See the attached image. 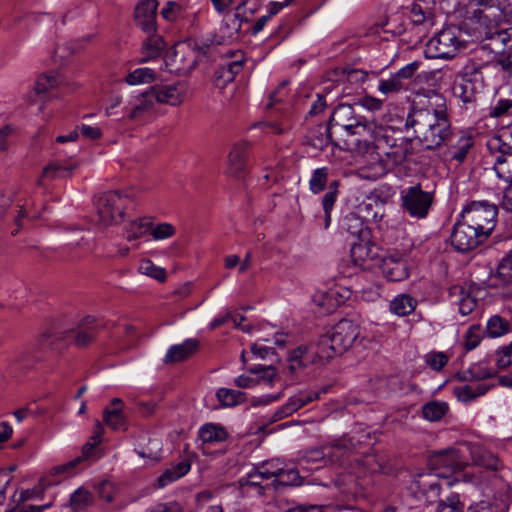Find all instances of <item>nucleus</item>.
<instances>
[{
    "label": "nucleus",
    "mask_w": 512,
    "mask_h": 512,
    "mask_svg": "<svg viewBox=\"0 0 512 512\" xmlns=\"http://www.w3.org/2000/svg\"><path fill=\"white\" fill-rule=\"evenodd\" d=\"M95 205L98 221L102 224H153L156 220L154 216L138 213L128 192L104 193L98 197Z\"/></svg>",
    "instance_id": "1"
},
{
    "label": "nucleus",
    "mask_w": 512,
    "mask_h": 512,
    "mask_svg": "<svg viewBox=\"0 0 512 512\" xmlns=\"http://www.w3.org/2000/svg\"><path fill=\"white\" fill-rule=\"evenodd\" d=\"M359 110V105L339 104L331 115L330 126L320 127L323 133L319 145H325L330 141V129L336 126L343 128L351 136H360V139L377 138L383 131V126L360 115Z\"/></svg>",
    "instance_id": "2"
},
{
    "label": "nucleus",
    "mask_w": 512,
    "mask_h": 512,
    "mask_svg": "<svg viewBox=\"0 0 512 512\" xmlns=\"http://www.w3.org/2000/svg\"><path fill=\"white\" fill-rule=\"evenodd\" d=\"M359 336V328L350 320H341L329 335L323 336L316 346L319 360L325 361L337 355H342Z\"/></svg>",
    "instance_id": "3"
},
{
    "label": "nucleus",
    "mask_w": 512,
    "mask_h": 512,
    "mask_svg": "<svg viewBox=\"0 0 512 512\" xmlns=\"http://www.w3.org/2000/svg\"><path fill=\"white\" fill-rule=\"evenodd\" d=\"M406 128H412L416 137L429 150L438 149L448 139L451 129L450 117H431L427 114L418 119H406Z\"/></svg>",
    "instance_id": "4"
},
{
    "label": "nucleus",
    "mask_w": 512,
    "mask_h": 512,
    "mask_svg": "<svg viewBox=\"0 0 512 512\" xmlns=\"http://www.w3.org/2000/svg\"><path fill=\"white\" fill-rule=\"evenodd\" d=\"M353 237L351 244V257L355 265L365 270L378 267L381 257L379 248L372 241V232L369 226H349Z\"/></svg>",
    "instance_id": "5"
},
{
    "label": "nucleus",
    "mask_w": 512,
    "mask_h": 512,
    "mask_svg": "<svg viewBox=\"0 0 512 512\" xmlns=\"http://www.w3.org/2000/svg\"><path fill=\"white\" fill-rule=\"evenodd\" d=\"M384 130L377 138L356 139L355 145L358 152L363 154H376L377 158L385 155L393 164H401L411 153V143L401 139L400 143L388 145L384 139Z\"/></svg>",
    "instance_id": "6"
},
{
    "label": "nucleus",
    "mask_w": 512,
    "mask_h": 512,
    "mask_svg": "<svg viewBox=\"0 0 512 512\" xmlns=\"http://www.w3.org/2000/svg\"><path fill=\"white\" fill-rule=\"evenodd\" d=\"M478 6L470 20L474 29L485 26L500 25L506 19L510 3L508 0H475Z\"/></svg>",
    "instance_id": "7"
},
{
    "label": "nucleus",
    "mask_w": 512,
    "mask_h": 512,
    "mask_svg": "<svg viewBox=\"0 0 512 512\" xmlns=\"http://www.w3.org/2000/svg\"><path fill=\"white\" fill-rule=\"evenodd\" d=\"M455 28L441 30L431 38L426 46V53L429 58L448 59L454 57L462 47V41L458 37Z\"/></svg>",
    "instance_id": "8"
},
{
    "label": "nucleus",
    "mask_w": 512,
    "mask_h": 512,
    "mask_svg": "<svg viewBox=\"0 0 512 512\" xmlns=\"http://www.w3.org/2000/svg\"><path fill=\"white\" fill-rule=\"evenodd\" d=\"M423 114L436 118L449 117L446 98L435 90H427L418 94L416 106L406 119H418Z\"/></svg>",
    "instance_id": "9"
},
{
    "label": "nucleus",
    "mask_w": 512,
    "mask_h": 512,
    "mask_svg": "<svg viewBox=\"0 0 512 512\" xmlns=\"http://www.w3.org/2000/svg\"><path fill=\"white\" fill-rule=\"evenodd\" d=\"M93 321V318L88 316L82 320L81 324H79L76 329L73 327H54L49 331L44 332L41 338L43 341L52 339L51 344H54L55 341L66 340L74 336L75 342L78 346H85L91 342L95 336V329L91 326Z\"/></svg>",
    "instance_id": "10"
},
{
    "label": "nucleus",
    "mask_w": 512,
    "mask_h": 512,
    "mask_svg": "<svg viewBox=\"0 0 512 512\" xmlns=\"http://www.w3.org/2000/svg\"><path fill=\"white\" fill-rule=\"evenodd\" d=\"M491 231L492 228L483 230V226H454L451 243L457 251L466 253L483 243Z\"/></svg>",
    "instance_id": "11"
},
{
    "label": "nucleus",
    "mask_w": 512,
    "mask_h": 512,
    "mask_svg": "<svg viewBox=\"0 0 512 512\" xmlns=\"http://www.w3.org/2000/svg\"><path fill=\"white\" fill-rule=\"evenodd\" d=\"M431 468L441 477L463 470L467 461L461 451L456 448H447L434 453L429 461Z\"/></svg>",
    "instance_id": "12"
},
{
    "label": "nucleus",
    "mask_w": 512,
    "mask_h": 512,
    "mask_svg": "<svg viewBox=\"0 0 512 512\" xmlns=\"http://www.w3.org/2000/svg\"><path fill=\"white\" fill-rule=\"evenodd\" d=\"M124 118L129 121H141L153 116L156 112V103L151 90L132 96L124 105Z\"/></svg>",
    "instance_id": "13"
},
{
    "label": "nucleus",
    "mask_w": 512,
    "mask_h": 512,
    "mask_svg": "<svg viewBox=\"0 0 512 512\" xmlns=\"http://www.w3.org/2000/svg\"><path fill=\"white\" fill-rule=\"evenodd\" d=\"M497 213L496 205L488 201H472L463 208L461 219L464 223L480 224L494 221Z\"/></svg>",
    "instance_id": "14"
},
{
    "label": "nucleus",
    "mask_w": 512,
    "mask_h": 512,
    "mask_svg": "<svg viewBox=\"0 0 512 512\" xmlns=\"http://www.w3.org/2000/svg\"><path fill=\"white\" fill-rule=\"evenodd\" d=\"M320 361L316 354V347L299 346L289 353L287 366L283 370L284 374L294 378L303 371L308 365Z\"/></svg>",
    "instance_id": "15"
},
{
    "label": "nucleus",
    "mask_w": 512,
    "mask_h": 512,
    "mask_svg": "<svg viewBox=\"0 0 512 512\" xmlns=\"http://www.w3.org/2000/svg\"><path fill=\"white\" fill-rule=\"evenodd\" d=\"M150 90L154 96L156 105L167 104L171 106H179L183 103L187 95V85L183 82L153 86Z\"/></svg>",
    "instance_id": "16"
},
{
    "label": "nucleus",
    "mask_w": 512,
    "mask_h": 512,
    "mask_svg": "<svg viewBox=\"0 0 512 512\" xmlns=\"http://www.w3.org/2000/svg\"><path fill=\"white\" fill-rule=\"evenodd\" d=\"M477 288L474 286L453 285L449 289L451 302L458 307L462 316L471 314L477 306Z\"/></svg>",
    "instance_id": "17"
},
{
    "label": "nucleus",
    "mask_w": 512,
    "mask_h": 512,
    "mask_svg": "<svg viewBox=\"0 0 512 512\" xmlns=\"http://www.w3.org/2000/svg\"><path fill=\"white\" fill-rule=\"evenodd\" d=\"M474 140L471 135L465 133H450L443 145L446 147L445 156L449 160L462 163L469 150L473 147Z\"/></svg>",
    "instance_id": "18"
},
{
    "label": "nucleus",
    "mask_w": 512,
    "mask_h": 512,
    "mask_svg": "<svg viewBox=\"0 0 512 512\" xmlns=\"http://www.w3.org/2000/svg\"><path fill=\"white\" fill-rule=\"evenodd\" d=\"M437 473H422L411 482L410 489L421 494L428 502H434L440 495V481Z\"/></svg>",
    "instance_id": "19"
},
{
    "label": "nucleus",
    "mask_w": 512,
    "mask_h": 512,
    "mask_svg": "<svg viewBox=\"0 0 512 512\" xmlns=\"http://www.w3.org/2000/svg\"><path fill=\"white\" fill-rule=\"evenodd\" d=\"M248 143L241 141L235 143L227 158L226 174L230 177H241L247 168Z\"/></svg>",
    "instance_id": "20"
},
{
    "label": "nucleus",
    "mask_w": 512,
    "mask_h": 512,
    "mask_svg": "<svg viewBox=\"0 0 512 512\" xmlns=\"http://www.w3.org/2000/svg\"><path fill=\"white\" fill-rule=\"evenodd\" d=\"M378 267L382 274L390 281H401L409 275L406 261L398 254L381 258Z\"/></svg>",
    "instance_id": "21"
},
{
    "label": "nucleus",
    "mask_w": 512,
    "mask_h": 512,
    "mask_svg": "<svg viewBox=\"0 0 512 512\" xmlns=\"http://www.w3.org/2000/svg\"><path fill=\"white\" fill-rule=\"evenodd\" d=\"M463 447L469 453L473 465L492 471L499 468L498 458L482 445L465 442Z\"/></svg>",
    "instance_id": "22"
},
{
    "label": "nucleus",
    "mask_w": 512,
    "mask_h": 512,
    "mask_svg": "<svg viewBox=\"0 0 512 512\" xmlns=\"http://www.w3.org/2000/svg\"><path fill=\"white\" fill-rule=\"evenodd\" d=\"M243 6L244 3L238 5L233 13H224L225 15L220 27L222 38V41H219L220 44L238 38L242 23L245 21V18L241 14Z\"/></svg>",
    "instance_id": "23"
},
{
    "label": "nucleus",
    "mask_w": 512,
    "mask_h": 512,
    "mask_svg": "<svg viewBox=\"0 0 512 512\" xmlns=\"http://www.w3.org/2000/svg\"><path fill=\"white\" fill-rule=\"evenodd\" d=\"M157 7L156 0H141L135 8V20L146 33L155 31Z\"/></svg>",
    "instance_id": "24"
},
{
    "label": "nucleus",
    "mask_w": 512,
    "mask_h": 512,
    "mask_svg": "<svg viewBox=\"0 0 512 512\" xmlns=\"http://www.w3.org/2000/svg\"><path fill=\"white\" fill-rule=\"evenodd\" d=\"M405 206L413 216L424 217L432 203L431 194L411 188L404 200Z\"/></svg>",
    "instance_id": "25"
},
{
    "label": "nucleus",
    "mask_w": 512,
    "mask_h": 512,
    "mask_svg": "<svg viewBox=\"0 0 512 512\" xmlns=\"http://www.w3.org/2000/svg\"><path fill=\"white\" fill-rule=\"evenodd\" d=\"M487 147L496 158L512 155V127L503 129L498 135L492 137Z\"/></svg>",
    "instance_id": "26"
},
{
    "label": "nucleus",
    "mask_w": 512,
    "mask_h": 512,
    "mask_svg": "<svg viewBox=\"0 0 512 512\" xmlns=\"http://www.w3.org/2000/svg\"><path fill=\"white\" fill-rule=\"evenodd\" d=\"M197 341L188 339L181 344L173 345L165 355V363L180 362L190 357L197 349Z\"/></svg>",
    "instance_id": "27"
},
{
    "label": "nucleus",
    "mask_w": 512,
    "mask_h": 512,
    "mask_svg": "<svg viewBox=\"0 0 512 512\" xmlns=\"http://www.w3.org/2000/svg\"><path fill=\"white\" fill-rule=\"evenodd\" d=\"M349 297V291H344V294H339L337 290L331 289L328 292L315 296L314 301L325 312L330 313L336 309L346 298Z\"/></svg>",
    "instance_id": "28"
},
{
    "label": "nucleus",
    "mask_w": 512,
    "mask_h": 512,
    "mask_svg": "<svg viewBox=\"0 0 512 512\" xmlns=\"http://www.w3.org/2000/svg\"><path fill=\"white\" fill-rule=\"evenodd\" d=\"M326 448L331 449V455H327V459L330 462L343 463L345 458L348 457L354 450V445L350 439L341 438L332 444L326 445Z\"/></svg>",
    "instance_id": "29"
},
{
    "label": "nucleus",
    "mask_w": 512,
    "mask_h": 512,
    "mask_svg": "<svg viewBox=\"0 0 512 512\" xmlns=\"http://www.w3.org/2000/svg\"><path fill=\"white\" fill-rule=\"evenodd\" d=\"M416 306L417 300L415 298L408 294H399L391 300L389 309L391 313L403 317L411 314Z\"/></svg>",
    "instance_id": "30"
},
{
    "label": "nucleus",
    "mask_w": 512,
    "mask_h": 512,
    "mask_svg": "<svg viewBox=\"0 0 512 512\" xmlns=\"http://www.w3.org/2000/svg\"><path fill=\"white\" fill-rule=\"evenodd\" d=\"M243 63L242 55L233 61L225 63L217 72L216 84L221 86L233 81L235 76L242 70Z\"/></svg>",
    "instance_id": "31"
},
{
    "label": "nucleus",
    "mask_w": 512,
    "mask_h": 512,
    "mask_svg": "<svg viewBox=\"0 0 512 512\" xmlns=\"http://www.w3.org/2000/svg\"><path fill=\"white\" fill-rule=\"evenodd\" d=\"M199 438L203 444L220 443L226 440L227 432L217 424H205L199 429Z\"/></svg>",
    "instance_id": "32"
},
{
    "label": "nucleus",
    "mask_w": 512,
    "mask_h": 512,
    "mask_svg": "<svg viewBox=\"0 0 512 512\" xmlns=\"http://www.w3.org/2000/svg\"><path fill=\"white\" fill-rule=\"evenodd\" d=\"M476 31L479 34V38L483 41H489L485 46L489 47L492 52L503 53L499 25L485 26Z\"/></svg>",
    "instance_id": "33"
},
{
    "label": "nucleus",
    "mask_w": 512,
    "mask_h": 512,
    "mask_svg": "<svg viewBox=\"0 0 512 512\" xmlns=\"http://www.w3.org/2000/svg\"><path fill=\"white\" fill-rule=\"evenodd\" d=\"M94 503V496L85 488H78L75 490L69 499V506L74 512H82L92 506Z\"/></svg>",
    "instance_id": "34"
},
{
    "label": "nucleus",
    "mask_w": 512,
    "mask_h": 512,
    "mask_svg": "<svg viewBox=\"0 0 512 512\" xmlns=\"http://www.w3.org/2000/svg\"><path fill=\"white\" fill-rule=\"evenodd\" d=\"M190 470V464L187 461H182L177 465L165 470L158 478L159 488H164L168 484L178 480L186 475Z\"/></svg>",
    "instance_id": "35"
},
{
    "label": "nucleus",
    "mask_w": 512,
    "mask_h": 512,
    "mask_svg": "<svg viewBox=\"0 0 512 512\" xmlns=\"http://www.w3.org/2000/svg\"><path fill=\"white\" fill-rule=\"evenodd\" d=\"M448 411V404L437 400L427 402L422 407L423 417L430 422L440 421Z\"/></svg>",
    "instance_id": "36"
},
{
    "label": "nucleus",
    "mask_w": 512,
    "mask_h": 512,
    "mask_svg": "<svg viewBox=\"0 0 512 512\" xmlns=\"http://www.w3.org/2000/svg\"><path fill=\"white\" fill-rule=\"evenodd\" d=\"M143 226H138L139 232H129L127 234V240L131 241L142 237L147 232L155 239L162 240L168 238L174 234L173 226H149V229L142 231Z\"/></svg>",
    "instance_id": "37"
},
{
    "label": "nucleus",
    "mask_w": 512,
    "mask_h": 512,
    "mask_svg": "<svg viewBox=\"0 0 512 512\" xmlns=\"http://www.w3.org/2000/svg\"><path fill=\"white\" fill-rule=\"evenodd\" d=\"M453 94L462 100L463 103L475 101V90L472 82L466 77H460L453 86Z\"/></svg>",
    "instance_id": "38"
},
{
    "label": "nucleus",
    "mask_w": 512,
    "mask_h": 512,
    "mask_svg": "<svg viewBox=\"0 0 512 512\" xmlns=\"http://www.w3.org/2000/svg\"><path fill=\"white\" fill-rule=\"evenodd\" d=\"M157 79L156 72L148 67L138 68L134 71L130 72L126 78L125 82L128 85H141V84H149L154 82Z\"/></svg>",
    "instance_id": "39"
},
{
    "label": "nucleus",
    "mask_w": 512,
    "mask_h": 512,
    "mask_svg": "<svg viewBox=\"0 0 512 512\" xmlns=\"http://www.w3.org/2000/svg\"><path fill=\"white\" fill-rule=\"evenodd\" d=\"M148 34L142 46V52L145 55L142 61H147L148 59L158 56L164 47V42L160 35L154 32Z\"/></svg>",
    "instance_id": "40"
},
{
    "label": "nucleus",
    "mask_w": 512,
    "mask_h": 512,
    "mask_svg": "<svg viewBox=\"0 0 512 512\" xmlns=\"http://www.w3.org/2000/svg\"><path fill=\"white\" fill-rule=\"evenodd\" d=\"M103 420L113 430L126 429V420L119 407L106 408L103 413Z\"/></svg>",
    "instance_id": "41"
},
{
    "label": "nucleus",
    "mask_w": 512,
    "mask_h": 512,
    "mask_svg": "<svg viewBox=\"0 0 512 512\" xmlns=\"http://www.w3.org/2000/svg\"><path fill=\"white\" fill-rule=\"evenodd\" d=\"M249 372L256 375L255 379L257 384L272 386L275 382L279 381V377L273 366H259L251 368Z\"/></svg>",
    "instance_id": "42"
},
{
    "label": "nucleus",
    "mask_w": 512,
    "mask_h": 512,
    "mask_svg": "<svg viewBox=\"0 0 512 512\" xmlns=\"http://www.w3.org/2000/svg\"><path fill=\"white\" fill-rule=\"evenodd\" d=\"M509 328V322L499 315L492 316L486 325L487 334L493 338L505 335L508 333Z\"/></svg>",
    "instance_id": "43"
},
{
    "label": "nucleus",
    "mask_w": 512,
    "mask_h": 512,
    "mask_svg": "<svg viewBox=\"0 0 512 512\" xmlns=\"http://www.w3.org/2000/svg\"><path fill=\"white\" fill-rule=\"evenodd\" d=\"M275 487L282 485H298L301 483L299 472L294 468H283L279 467V472L273 481Z\"/></svg>",
    "instance_id": "44"
},
{
    "label": "nucleus",
    "mask_w": 512,
    "mask_h": 512,
    "mask_svg": "<svg viewBox=\"0 0 512 512\" xmlns=\"http://www.w3.org/2000/svg\"><path fill=\"white\" fill-rule=\"evenodd\" d=\"M494 170L500 179L512 184V155L504 158H496L494 161Z\"/></svg>",
    "instance_id": "45"
},
{
    "label": "nucleus",
    "mask_w": 512,
    "mask_h": 512,
    "mask_svg": "<svg viewBox=\"0 0 512 512\" xmlns=\"http://www.w3.org/2000/svg\"><path fill=\"white\" fill-rule=\"evenodd\" d=\"M302 407H304V405L301 402V398L296 394L290 397L288 401L274 413L273 420L278 421L284 419Z\"/></svg>",
    "instance_id": "46"
},
{
    "label": "nucleus",
    "mask_w": 512,
    "mask_h": 512,
    "mask_svg": "<svg viewBox=\"0 0 512 512\" xmlns=\"http://www.w3.org/2000/svg\"><path fill=\"white\" fill-rule=\"evenodd\" d=\"M302 407H304V405L301 402V398L296 394L290 397L288 401L274 413L273 420L278 421L284 419Z\"/></svg>",
    "instance_id": "47"
},
{
    "label": "nucleus",
    "mask_w": 512,
    "mask_h": 512,
    "mask_svg": "<svg viewBox=\"0 0 512 512\" xmlns=\"http://www.w3.org/2000/svg\"><path fill=\"white\" fill-rule=\"evenodd\" d=\"M218 400L227 407L235 406L240 403H242L245 400L244 393L233 390V389H226L221 388L217 391L216 394Z\"/></svg>",
    "instance_id": "48"
},
{
    "label": "nucleus",
    "mask_w": 512,
    "mask_h": 512,
    "mask_svg": "<svg viewBox=\"0 0 512 512\" xmlns=\"http://www.w3.org/2000/svg\"><path fill=\"white\" fill-rule=\"evenodd\" d=\"M60 84L58 76L53 74H44L37 78L34 84V91L36 95L41 96L47 93L50 89L57 87Z\"/></svg>",
    "instance_id": "49"
},
{
    "label": "nucleus",
    "mask_w": 512,
    "mask_h": 512,
    "mask_svg": "<svg viewBox=\"0 0 512 512\" xmlns=\"http://www.w3.org/2000/svg\"><path fill=\"white\" fill-rule=\"evenodd\" d=\"M262 125L267 132H271L276 135H283L292 129L293 121L289 116H286L279 120L263 123Z\"/></svg>",
    "instance_id": "50"
},
{
    "label": "nucleus",
    "mask_w": 512,
    "mask_h": 512,
    "mask_svg": "<svg viewBox=\"0 0 512 512\" xmlns=\"http://www.w3.org/2000/svg\"><path fill=\"white\" fill-rule=\"evenodd\" d=\"M495 277L498 278L502 284L512 283V251L498 264Z\"/></svg>",
    "instance_id": "51"
},
{
    "label": "nucleus",
    "mask_w": 512,
    "mask_h": 512,
    "mask_svg": "<svg viewBox=\"0 0 512 512\" xmlns=\"http://www.w3.org/2000/svg\"><path fill=\"white\" fill-rule=\"evenodd\" d=\"M328 181V169L325 167L314 170L310 181L309 188L314 194L322 192Z\"/></svg>",
    "instance_id": "52"
},
{
    "label": "nucleus",
    "mask_w": 512,
    "mask_h": 512,
    "mask_svg": "<svg viewBox=\"0 0 512 512\" xmlns=\"http://www.w3.org/2000/svg\"><path fill=\"white\" fill-rule=\"evenodd\" d=\"M139 272L143 275L152 277L158 281H164L166 272L163 268L156 266L152 261L144 259L140 262Z\"/></svg>",
    "instance_id": "53"
},
{
    "label": "nucleus",
    "mask_w": 512,
    "mask_h": 512,
    "mask_svg": "<svg viewBox=\"0 0 512 512\" xmlns=\"http://www.w3.org/2000/svg\"><path fill=\"white\" fill-rule=\"evenodd\" d=\"M404 88L405 83H402L395 74L391 75L388 79H381L378 85V90L384 95L398 93Z\"/></svg>",
    "instance_id": "54"
},
{
    "label": "nucleus",
    "mask_w": 512,
    "mask_h": 512,
    "mask_svg": "<svg viewBox=\"0 0 512 512\" xmlns=\"http://www.w3.org/2000/svg\"><path fill=\"white\" fill-rule=\"evenodd\" d=\"M338 194V182L333 181L329 185V191L323 197V209L326 222L330 221V211L332 210Z\"/></svg>",
    "instance_id": "55"
},
{
    "label": "nucleus",
    "mask_w": 512,
    "mask_h": 512,
    "mask_svg": "<svg viewBox=\"0 0 512 512\" xmlns=\"http://www.w3.org/2000/svg\"><path fill=\"white\" fill-rule=\"evenodd\" d=\"M493 373L480 365H473L467 371L463 372V380L467 381H479L482 379L492 377Z\"/></svg>",
    "instance_id": "56"
},
{
    "label": "nucleus",
    "mask_w": 512,
    "mask_h": 512,
    "mask_svg": "<svg viewBox=\"0 0 512 512\" xmlns=\"http://www.w3.org/2000/svg\"><path fill=\"white\" fill-rule=\"evenodd\" d=\"M330 451L331 449L326 448V445L320 448H312L305 452L303 460L307 463L324 461L327 458V455H331Z\"/></svg>",
    "instance_id": "57"
},
{
    "label": "nucleus",
    "mask_w": 512,
    "mask_h": 512,
    "mask_svg": "<svg viewBox=\"0 0 512 512\" xmlns=\"http://www.w3.org/2000/svg\"><path fill=\"white\" fill-rule=\"evenodd\" d=\"M435 512H463L458 495L453 494L445 501H440Z\"/></svg>",
    "instance_id": "58"
},
{
    "label": "nucleus",
    "mask_w": 512,
    "mask_h": 512,
    "mask_svg": "<svg viewBox=\"0 0 512 512\" xmlns=\"http://www.w3.org/2000/svg\"><path fill=\"white\" fill-rule=\"evenodd\" d=\"M280 463L278 461H267L257 468L255 470L258 471V473L264 478V479H270V478H276L277 473L279 472Z\"/></svg>",
    "instance_id": "59"
},
{
    "label": "nucleus",
    "mask_w": 512,
    "mask_h": 512,
    "mask_svg": "<svg viewBox=\"0 0 512 512\" xmlns=\"http://www.w3.org/2000/svg\"><path fill=\"white\" fill-rule=\"evenodd\" d=\"M448 362V357L443 352H434L426 355V363L434 370H441Z\"/></svg>",
    "instance_id": "60"
},
{
    "label": "nucleus",
    "mask_w": 512,
    "mask_h": 512,
    "mask_svg": "<svg viewBox=\"0 0 512 512\" xmlns=\"http://www.w3.org/2000/svg\"><path fill=\"white\" fill-rule=\"evenodd\" d=\"M481 340L480 326H471L465 335V347L467 350H472L478 346Z\"/></svg>",
    "instance_id": "61"
},
{
    "label": "nucleus",
    "mask_w": 512,
    "mask_h": 512,
    "mask_svg": "<svg viewBox=\"0 0 512 512\" xmlns=\"http://www.w3.org/2000/svg\"><path fill=\"white\" fill-rule=\"evenodd\" d=\"M146 512H184L179 503L175 501L158 502L149 507Z\"/></svg>",
    "instance_id": "62"
},
{
    "label": "nucleus",
    "mask_w": 512,
    "mask_h": 512,
    "mask_svg": "<svg viewBox=\"0 0 512 512\" xmlns=\"http://www.w3.org/2000/svg\"><path fill=\"white\" fill-rule=\"evenodd\" d=\"M69 169L70 168L64 167L58 163H50L43 169L42 177L51 179L59 178Z\"/></svg>",
    "instance_id": "63"
},
{
    "label": "nucleus",
    "mask_w": 512,
    "mask_h": 512,
    "mask_svg": "<svg viewBox=\"0 0 512 512\" xmlns=\"http://www.w3.org/2000/svg\"><path fill=\"white\" fill-rule=\"evenodd\" d=\"M512 364V343L498 352L497 365L503 369Z\"/></svg>",
    "instance_id": "64"
}]
</instances>
